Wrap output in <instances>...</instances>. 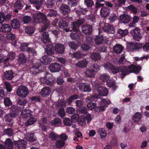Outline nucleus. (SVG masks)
I'll return each mask as SVG.
<instances>
[{
    "mask_svg": "<svg viewBox=\"0 0 149 149\" xmlns=\"http://www.w3.org/2000/svg\"><path fill=\"white\" fill-rule=\"evenodd\" d=\"M22 110V107H20L16 105L12 106L10 113L13 116L16 117Z\"/></svg>",
    "mask_w": 149,
    "mask_h": 149,
    "instance_id": "nucleus-14",
    "label": "nucleus"
},
{
    "mask_svg": "<svg viewBox=\"0 0 149 149\" xmlns=\"http://www.w3.org/2000/svg\"><path fill=\"white\" fill-rule=\"evenodd\" d=\"M79 124L81 126H84L86 124L85 116H81L79 118L77 121Z\"/></svg>",
    "mask_w": 149,
    "mask_h": 149,
    "instance_id": "nucleus-56",
    "label": "nucleus"
},
{
    "mask_svg": "<svg viewBox=\"0 0 149 149\" xmlns=\"http://www.w3.org/2000/svg\"><path fill=\"white\" fill-rule=\"evenodd\" d=\"M84 4L88 7H91L94 5V1L92 0H84Z\"/></svg>",
    "mask_w": 149,
    "mask_h": 149,
    "instance_id": "nucleus-63",
    "label": "nucleus"
},
{
    "mask_svg": "<svg viewBox=\"0 0 149 149\" xmlns=\"http://www.w3.org/2000/svg\"><path fill=\"white\" fill-rule=\"evenodd\" d=\"M22 20L24 24H27L31 20V18L30 16L25 15L23 17Z\"/></svg>",
    "mask_w": 149,
    "mask_h": 149,
    "instance_id": "nucleus-62",
    "label": "nucleus"
},
{
    "mask_svg": "<svg viewBox=\"0 0 149 149\" xmlns=\"http://www.w3.org/2000/svg\"><path fill=\"white\" fill-rule=\"evenodd\" d=\"M43 0H29V2L33 5L36 9L40 10L41 8Z\"/></svg>",
    "mask_w": 149,
    "mask_h": 149,
    "instance_id": "nucleus-20",
    "label": "nucleus"
},
{
    "mask_svg": "<svg viewBox=\"0 0 149 149\" xmlns=\"http://www.w3.org/2000/svg\"><path fill=\"white\" fill-rule=\"evenodd\" d=\"M14 144L16 147L22 149L26 147L27 145V142L24 140H22L15 141Z\"/></svg>",
    "mask_w": 149,
    "mask_h": 149,
    "instance_id": "nucleus-22",
    "label": "nucleus"
},
{
    "mask_svg": "<svg viewBox=\"0 0 149 149\" xmlns=\"http://www.w3.org/2000/svg\"><path fill=\"white\" fill-rule=\"evenodd\" d=\"M94 45V42L92 39L91 38H88L86 39V42L82 45L81 47L83 50L88 51Z\"/></svg>",
    "mask_w": 149,
    "mask_h": 149,
    "instance_id": "nucleus-7",
    "label": "nucleus"
},
{
    "mask_svg": "<svg viewBox=\"0 0 149 149\" xmlns=\"http://www.w3.org/2000/svg\"><path fill=\"white\" fill-rule=\"evenodd\" d=\"M3 103L6 107H9L12 105L13 102L9 97H5L4 99Z\"/></svg>",
    "mask_w": 149,
    "mask_h": 149,
    "instance_id": "nucleus-58",
    "label": "nucleus"
},
{
    "mask_svg": "<svg viewBox=\"0 0 149 149\" xmlns=\"http://www.w3.org/2000/svg\"><path fill=\"white\" fill-rule=\"evenodd\" d=\"M88 63V62L86 59L78 61L75 65L78 67L83 68L87 66Z\"/></svg>",
    "mask_w": 149,
    "mask_h": 149,
    "instance_id": "nucleus-38",
    "label": "nucleus"
},
{
    "mask_svg": "<svg viewBox=\"0 0 149 149\" xmlns=\"http://www.w3.org/2000/svg\"><path fill=\"white\" fill-rule=\"evenodd\" d=\"M142 44L139 42L135 43L133 42L130 43L127 47L128 50L131 52L136 51L142 47Z\"/></svg>",
    "mask_w": 149,
    "mask_h": 149,
    "instance_id": "nucleus-9",
    "label": "nucleus"
},
{
    "mask_svg": "<svg viewBox=\"0 0 149 149\" xmlns=\"http://www.w3.org/2000/svg\"><path fill=\"white\" fill-rule=\"evenodd\" d=\"M7 56L3 54L0 53V63H3L7 65Z\"/></svg>",
    "mask_w": 149,
    "mask_h": 149,
    "instance_id": "nucleus-54",
    "label": "nucleus"
},
{
    "mask_svg": "<svg viewBox=\"0 0 149 149\" xmlns=\"http://www.w3.org/2000/svg\"><path fill=\"white\" fill-rule=\"evenodd\" d=\"M10 24L12 28L15 29H18L20 26L19 21L17 18L12 19L11 21Z\"/></svg>",
    "mask_w": 149,
    "mask_h": 149,
    "instance_id": "nucleus-28",
    "label": "nucleus"
},
{
    "mask_svg": "<svg viewBox=\"0 0 149 149\" xmlns=\"http://www.w3.org/2000/svg\"><path fill=\"white\" fill-rule=\"evenodd\" d=\"M100 32L99 31V35L96 36L94 39L95 44L97 45H99L102 44L104 40V36L100 34Z\"/></svg>",
    "mask_w": 149,
    "mask_h": 149,
    "instance_id": "nucleus-23",
    "label": "nucleus"
},
{
    "mask_svg": "<svg viewBox=\"0 0 149 149\" xmlns=\"http://www.w3.org/2000/svg\"><path fill=\"white\" fill-rule=\"evenodd\" d=\"M45 7L48 9H53L55 6L56 0H45Z\"/></svg>",
    "mask_w": 149,
    "mask_h": 149,
    "instance_id": "nucleus-24",
    "label": "nucleus"
},
{
    "mask_svg": "<svg viewBox=\"0 0 149 149\" xmlns=\"http://www.w3.org/2000/svg\"><path fill=\"white\" fill-rule=\"evenodd\" d=\"M26 57L24 54H20L18 56V62L20 64H23L26 63Z\"/></svg>",
    "mask_w": 149,
    "mask_h": 149,
    "instance_id": "nucleus-35",
    "label": "nucleus"
},
{
    "mask_svg": "<svg viewBox=\"0 0 149 149\" xmlns=\"http://www.w3.org/2000/svg\"><path fill=\"white\" fill-rule=\"evenodd\" d=\"M16 56V54L14 52H11L9 53L8 54V56H7V65H8L10 61L15 59Z\"/></svg>",
    "mask_w": 149,
    "mask_h": 149,
    "instance_id": "nucleus-50",
    "label": "nucleus"
},
{
    "mask_svg": "<svg viewBox=\"0 0 149 149\" xmlns=\"http://www.w3.org/2000/svg\"><path fill=\"white\" fill-rule=\"evenodd\" d=\"M85 21L84 19L81 18L71 22L69 26V28L65 29V32H68L69 31H73L78 32L80 26Z\"/></svg>",
    "mask_w": 149,
    "mask_h": 149,
    "instance_id": "nucleus-3",
    "label": "nucleus"
},
{
    "mask_svg": "<svg viewBox=\"0 0 149 149\" xmlns=\"http://www.w3.org/2000/svg\"><path fill=\"white\" fill-rule=\"evenodd\" d=\"M123 47L120 45L117 44L113 47V51L116 54H120L123 50Z\"/></svg>",
    "mask_w": 149,
    "mask_h": 149,
    "instance_id": "nucleus-33",
    "label": "nucleus"
},
{
    "mask_svg": "<svg viewBox=\"0 0 149 149\" xmlns=\"http://www.w3.org/2000/svg\"><path fill=\"white\" fill-rule=\"evenodd\" d=\"M91 59L94 61L95 62L101 59L100 54L95 52H93L91 53Z\"/></svg>",
    "mask_w": 149,
    "mask_h": 149,
    "instance_id": "nucleus-48",
    "label": "nucleus"
},
{
    "mask_svg": "<svg viewBox=\"0 0 149 149\" xmlns=\"http://www.w3.org/2000/svg\"><path fill=\"white\" fill-rule=\"evenodd\" d=\"M93 30V26L90 24L83 25L82 27V32L86 35H91Z\"/></svg>",
    "mask_w": 149,
    "mask_h": 149,
    "instance_id": "nucleus-16",
    "label": "nucleus"
},
{
    "mask_svg": "<svg viewBox=\"0 0 149 149\" xmlns=\"http://www.w3.org/2000/svg\"><path fill=\"white\" fill-rule=\"evenodd\" d=\"M128 31L127 29L124 30L119 29H118L117 32V34H119L121 37L126 36L128 34Z\"/></svg>",
    "mask_w": 149,
    "mask_h": 149,
    "instance_id": "nucleus-53",
    "label": "nucleus"
},
{
    "mask_svg": "<svg viewBox=\"0 0 149 149\" xmlns=\"http://www.w3.org/2000/svg\"><path fill=\"white\" fill-rule=\"evenodd\" d=\"M79 96L77 94H74L68 97L67 100V103L69 104H70L74 100L79 99Z\"/></svg>",
    "mask_w": 149,
    "mask_h": 149,
    "instance_id": "nucleus-44",
    "label": "nucleus"
},
{
    "mask_svg": "<svg viewBox=\"0 0 149 149\" xmlns=\"http://www.w3.org/2000/svg\"><path fill=\"white\" fill-rule=\"evenodd\" d=\"M103 31L107 34H114L115 31V28L112 25L108 24H105L103 27Z\"/></svg>",
    "mask_w": 149,
    "mask_h": 149,
    "instance_id": "nucleus-13",
    "label": "nucleus"
},
{
    "mask_svg": "<svg viewBox=\"0 0 149 149\" xmlns=\"http://www.w3.org/2000/svg\"><path fill=\"white\" fill-rule=\"evenodd\" d=\"M97 91L99 95L102 96H107L108 93L107 89L104 86L99 87L97 89Z\"/></svg>",
    "mask_w": 149,
    "mask_h": 149,
    "instance_id": "nucleus-31",
    "label": "nucleus"
},
{
    "mask_svg": "<svg viewBox=\"0 0 149 149\" xmlns=\"http://www.w3.org/2000/svg\"><path fill=\"white\" fill-rule=\"evenodd\" d=\"M111 9L107 7H102L100 10V14L102 17H105L108 16L111 11Z\"/></svg>",
    "mask_w": 149,
    "mask_h": 149,
    "instance_id": "nucleus-26",
    "label": "nucleus"
},
{
    "mask_svg": "<svg viewBox=\"0 0 149 149\" xmlns=\"http://www.w3.org/2000/svg\"><path fill=\"white\" fill-rule=\"evenodd\" d=\"M95 71L92 69L90 68L87 70L86 72V76L87 77L92 78L95 76Z\"/></svg>",
    "mask_w": 149,
    "mask_h": 149,
    "instance_id": "nucleus-46",
    "label": "nucleus"
},
{
    "mask_svg": "<svg viewBox=\"0 0 149 149\" xmlns=\"http://www.w3.org/2000/svg\"><path fill=\"white\" fill-rule=\"evenodd\" d=\"M59 27L60 29H63L65 31L66 29H67L66 28L68 26V23L65 21L64 20H60L59 22Z\"/></svg>",
    "mask_w": 149,
    "mask_h": 149,
    "instance_id": "nucleus-47",
    "label": "nucleus"
},
{
    "mask_svg": "<svg viewBox=\"0 0 149 149\" xmlns=\"http://www.w3.org/2000/svg\"><path fill=\"white\" fill-rule=\"evenodd\" d=\"M13 130L11 128H8L5 129L3 131V134L10 137L13 135Z\"/></svg>",
    "mask_w": 149,
    "mask_h": 149,
    "instance_id": "nucleus-42",
    "label": "nucleus"
},
{
    "mask_svg": "<svg viewBox=\"0 0 149 149\" xmlns=\"http://www.w3.org/2000/svg\"><path fill=\"white\" fill-rule=\"evenodd\" d=\"M51 57L52 56L46 54L41 58L40 61L37 60L36 61H33L30 68V73L35 75L44 70L46 69L44 65L49 64L52 60Z\"/></svg>",
    "mask_w": 149,
    "mask_h": 149,
    "instance_id": "nucleus-2",
    "label": "nucleus"
},
{
    "mask_svg": "<svg viewBox=\"0 0 149 149\" xmlns=\"http://www.w3.org/2000/svg\"><path fill=\"white\" fill-rule=\"evenodd\" d=\"M98 133L100 134L101 138H104L107 136V132L104 128H99Z\"/></svg>",
    "mask_w": 149,
    "mask_h": 149,
    "instance_id": "nucleus-59",
    "label": "nucleus"
},
{
    "mask_svg": "<svg viewBox=\"0 0 149 149\" xmlns=\"http://www.w3.org/2000/svg\"><path fill=\"white\" fill-rule=\"evenodd\" d=\"M27 102L26 100L25 99H18L17 101V104L20 106V107H22V109L24 108V106H25Z\"/></svg>",
    "mask_w": 149,
    "mask_h": 149,
    "instance_id": "nucleus-52",
    "label": "nucleus"
},
{
    "mask_svg": "<svg viewBox=\"0 0 149 149\" xmlns=\"http://www.w3.org/2000/svg\"><path fill=\"white\" fill-rule=\"evenodd\" d=\"M129 68L130 69L131 73H134L135 74L139 73L141 69L140 66L135 65L134 64H131L129 65Z\"/></svg>",
    "mask_w": 149,
    "mask_h": 149,
    "instance_id": "nucleus-19",
    "label": "nucleus"
},
{
    "mask_svg": "<svg viewBox=\"0 0 149 149\" xmlns=\"http://www.w3.org/2000/svg\"><path fill=\"white\" fill-rule=\"evenodd\" d=\"M51 123L54 125L59 126L62 123L61 120L59 118H56L52 121Z\"/></svg>",
    "mask_w": 149,
    "mask_h": 149,
    "instance_id": "nucleus-60",
    "label": "nucleus"
},
{
    "mask_svg": "<svg viewBox=\"0 0 149 149\" xmlns=\"http://www.w3.org/2000/svg\"><path fill=\"white\" fill-rule=\"evenodd\" d=\"M12 30L10 25L8 24H2L0 25V31L3 33H9Z\"/></svg>",
    "mask_w": 149,
    "mask_h": 149,
    "instance_id": "nucleus-25",
    "label": "nucleus"
},
{
    "mask_svg": "<svg viewBox=\"0 0 149 149\" xmlns=\"http://www.w3.org/2000/svg\"><path fill=\"white\" fill-rule=\"evenodd\" d=\"M88 99L90 100V102L88 103L87 106V108L89 110H92L93 109H95V108L96 105L98 104V102L97 100H95V97H97V96L96 95H93L90 97H88Z\"/></svg>",
    "mask_w": 149,
    "mask_h": 149,
    "instance_id": "nucleus-8",
    "label": "nucleus"
},
{
    "mask_svg": "<svg viewBox=\"0 0 149 149\" xmlns=\"http://www.w3.org/2000/svg\"><path fill=\"white\" fill-rule=\"evenodd\" d=\"M69 5L65 4H62L59 8L61 13L63 15H68L70 11L72 9H70Z\"/></svg>",
    "mask_w": 149,
    "mask_h": 149,
    "instance_id": "nucleus-12",
    "label": "nucleus"
},
{
    "mask_svg": "<svg viewBox=\"0 0 149 149\" xmlns=\"http://www.w3.org/2000/svg\"><path fill=\"white\" fill-rule=\"evenodd\" d=\"M41 38L42 41L45 44L49 43L50 40L49 34L48 32H46L43 33L42 34Z\"/></svg>",
    "mask_w": 149,
    "mask_h": 149,
    "instance_id": "nucleus-29",
    "label": "nucleus"
},
{
    "mask_svg": "<svg viewBox=\"0 0 149 149\" xmlns=\"http://www.w3.org/2000/svg\"><path fill=\"white\" fill-rule=\"evenodd\" d=\"M45 50L47 54L50 56L53 55L54 53V47L53 48L51 45H48L46 46Z\"/></svg>",
    "mask_w": 149,
    "mask_h": 149,
    "instance_id": "nucleus-36",
    "label": "nucleus"
},
{
    "mask_svg": "<svg viewBox=\"0 0 149 149\" xmlns=\"http://www.w3.org/2000/svg\"><path fill=\"white\" fill-rule=\"evenodd\" d=\"M65 142L61 140H57L55 143L56 147L58 148H61L65 145Z\"/></svg>",
    "mask_w": 149,
    "mask_h": 149,
    "instance_id": "nucleus-61",
    "label": "nucleus"
},
{
    "mask_svg": "<svg viewBox=\"0 0 149 149\" xmlns=\"http://www.w3.org/2000/svg\"><path fill=\"white\" fill-rule=\"evenodd\" d=\"M57 15L56 10L53 9H49L46 15L40 12L34 14L33 16V22L35 23H42L43 24L44 26L43 29L45 30L50 25V21L47 20V19L54 20L56 18Z\"/></svg>",
    "mask_w": 149,
    "mask_h": 149,
    "instance_id": "nucleus-1",
    "label": "nucleus"
},
{
    "mask_svg": "<svg viewBox=\"0 0 149 149\" xmlns=\"http://www.w3.org/2000/svg\"><path fill=\"white\" fill-rule=\"evenodd\" d=\"M74 7H71V9H72L73 12H75L78 15H80L81 14L85 15L88 11V10L86 8H81L80 7L76 8Z\"/></svg>",
    "mask_w": 149,
    "mask_h": 149,
    "instance_id": "nucleus-17",
    "label": "nucleus"
},
{
    "mask_svg": "<svg viewBox=\"0 0 149 149\" xmlns=\"http://www.w3.org/2000/svg\"><path fill=\"white\" fill-rule=\"evenodd\" d=\"M14 5V7L15 8L14 11L16 13H18V10H21L23 7V4L20 1H16Z\"/></svg>",
    "mask_w": 149,
    "mask_h": 149,
    "instance_id": "nucleus-30",
    "label": "nucleus"
},
{
    "mask_svg": "<svg viewBox=\"0 0 149 149\" xmlns=\"http://www.w3.org/2000/svg\"><path fill=\"white\" fill-rule=\"evenodd\" d=\"M4 84L5 87L0 89V97L3 98L6 96L8 93L11 92L12 90V87L10 83L6 82Z\"/></svg>",
    "mask_w": 149,
    "mask_h": 149,
    "instance_id": "nucleus-5",
    "label": "nucleus"
},
{
    "mask_svg": "<svg viewBox=\"0 0 149 149\" xmlns=\"http://www.w3.org/2000/svg\"><path fill=\"white\" fill-rule=\"evenodd\" d=\"M95 99L97 100L98 103L102 104L104 107H105V108L107 107L108 105H109L111 102L110 101H107L105 99H102L100 98H99L97 96V97H95Z\"/></svg>",
    "mask_w": 149,
    "mask_h": 149,
    "instance_id": "nucleus-32",
    "label": "nucleus"
},
{
    "mask_svg": "<svg viewBox=\"0 0 149 149\" xmlns=\"http://www.w3.org/2000/svg\"><path fill=\"white\" fill-rule=\"evenodd\" d=\"M130 32L134 40L139 41L142 38L141 30L138 27L135 28L133 30H131Z\"/></svg>",
    "mask_w": 149,
    "mask_h": 149,
    "instance_id": "nucleus-6",
    "label": "nucleus"
},
{
    "mask_svg": "<svg viewBox=\"0 0 149 149\" xmlns=\"http://www.w3.org/2000/svg\"><path fill=\"white\" fill-rule=\"evenodd\" d=\"M51 92V89L48 87H45L42 88L41 91V95L45 97L49 95Z\"/></svg>",
    "mask_w": 149,
    "mask_h": 149,
    "instance_id": "nucleus-40",
    "label": "nucleus"
},
{
    "mask_svg": "<svg viewBox=\"0 0 149 149\" xmlns=\"http://www.w3.org/2000/svg\"><path fill=\"white\" fill-rule=\"evenodd\" d=\"M120 20L122 23H127L130 20V16L128 15L123 14L120 16Z\"/></svg>",
    "mask_w": 149,
    "mask_h": 149,
    "instance_id": "nucleus-34",
    "label": "nucleus"
},
{
    "mask_svg": "<svg viewBox=\"0 0 149 149\" xmlns=\"http://www.w3.org/2000/svg\"><path fill=\"white\" fill-rule=\"evenodd\" d=\"M141 114L139 112L136 113L133 116V119L134 122H138L142 118Z\"/></svg>",
    "mask_w": 149,
    "mask_h": 149,
    "instance_id": "nucleus-49",
    "label": "nucleus"
},
{
    "mask_svg": "<svg viewBox=\"0 0 149 149\" xmlns=\"http://www.w3.org/2000/svg\"><path fill=\"white\" fill-rule=\"evenodd\" d=\"M32 114V112L30 110L26 109L23 110L21 112V116L24 118L30 117Z\"/></svg>",
    "mask_w": 149,
    "mask_h": 149,
    "instance_id": "nucleus-37",
    "label": "nucleus"
},
{
    "mask_svg": "<svg viewBox=\"0 0 149 149\" xmlns=\"http://www.w3.org/2000/svg\"><path fill=\"white\" fill-rule=\"evenodd\" d=\"M17 95L21 98L25 97L29 94L28 88L26 86L21 85L19 86L16 90Z\"/></svg>",
    "mask_w": 149,
    "mask_h": 149,
    "instance_id": "nucleus-4",
    "label": "nucleus"
},
{
    "mask_svg": "<svg viewBox=\"0 0 149 149\" xmlns=\"http://www.w3.org/2000/svg\"><path fill=\"white\" fill-rule=\"evenodd\" d=\"M106 108L102 104L98 103L96 105L95 111L97 112H101L105 110Z\"/></svg>",
    "mask_w": 149,
    "mask_h": 149,
    "instance_id": "nucleus-55",
    "label": "nucleus"
},
{
    "mask_svg": "<svg viewBox=\"0 0 149 149\" xmlns=\"http://www.w3.org/2000/svg\"><path fill=\"white\" fill-rule=\"evenodd\" d=\"M50 76H46L45 84L47 85H51L52 84L54 81V78L52 77V75L49 74Z\"/></svg>",
    "mask_w": 149,
    "mask_h": 149,
    "instance_id": "nucleus-51",
    "label": "nucleus"
},
{
    "mask_svg": "<svg viewBox=\"0 0 149 149\" xmlns=\"http://www.w3.org/2000/svg\"><path fill=\"white\" fill-rule=\"evenodd\" d=\"M119 72L121 73V77L123 79L125 77L131 73L130 69L128 66H119Z\"/></svg>",
    "mask_w": 149,
    "mask_h": 149,
    "instance_id": "nucleus-15",
    "label": "nucleus"
},
{
    "mask_svg": "<svg viewBox=\"0 0 149 149\" xmlns=\"http://www.w3.org/2000/svg\"><path fill=\"white\" fill-rule=\"evenodd\" d=\"M37 121V119L36 118L33 117H30L25 123V124L26 126H28L34 124Z\"/></svg>",
    "mask_w": 149,
    "mask_h": 149,
    "instance_id": "nucleus-39",
    "label": "nucleus"
},
{
    "mask_svg": "<svg viewBox=\"0 0 149 149\" xmlns=\"http://www.w3.org/2000/svg\"><path fill=\"white\" fill-rule=\"evenodd\" d=\"M65 49L64 45L61 43H56L54 47V50L57 54H63L65 52Z\"/></svg>",
    "mask_w": 149,
    "mask_h": 149,
    "instance_id": "nucleus-10",
    "label": "nucleus"
},
{
    "mask_svg": "<svg viewBox=\"0 0 149 149\" xmlns=\"http://www.w3.org/2000/svg\"><path fill=\"white\" fill-rule=\"evenodd\" d=\"M78 88L83 92H89L91 90L90 84L86 82L80 83L79 85Z\"/></svg>",
    "mask_w": 149,
    "mask_h": 149,
    "instance_id": "nucleus-11",
    "label": "nucleus"
},
{
    "mask_svg": "<svg viewBox=\"0 0 149 149\" xmlns=\"http://www.w3.org/2000/svg\"><path fill=\"white\" fill-rule=\"evenodd\" d=\"M95 50L97 52L100 53V52H105L107 51V49L106 47L104 45H102L96 48Z\"/></svg>",
    "mask_w": 149,
    "mask_h": 149,
    "instance_id": "nucleus-64",
    "label": "nucleus"
},
{
    "mask_svg": "<svg viewBox=\"0 0 149 149\" xmlns=\"http://www.w3.org/2000/svg\"><path fill=\"white\" fill-rule=\"evenodd\" d=\"M5 78L7 80H11L15 76L14 72L11 70L5 71L4 72Z\"/></svg>",
    "mask_w": 149,
    "mask_h": 149,
    "instance_id": "nucleus-21",
    "label": "nucleus"
},
{
    "mask_svg": "<svg viewBox=\"0 0 149 149\" xmlns=\"http://www.w3.org/2000/svg\"><path fill=\"white\" fill-rule=\"evenodd\" d=\"M99 63L97 61L95 62L94 64L92 65L90 68L92 69L95 72L99 70L100 66L99 65Z\"/></svg>",
    "mask_w": 149,
    "mask_h": 149,
    "instance_id": "nucleus-57",
    "label": "nucleus"
},
{
    "mask_svg": "<svg viewBox=\"0 0 149 149\" xmlns=\"http://www.w3.org/2000/svg\"><path fill=\"white\" fill-rule=\"evenodd\" d=\"M61 66L59 63H54L51 64L49 69L52 72H58L60 70Z\"/></svg>",
    "mask_w": 149,
    "mask_h": 149,
    "instance_id": "nucleus-18",
    "label": "nucleus"
},
{
    "mask_svg": "<svg viewBox=\"0 0 149 149\" xmlns=\"http://www.w3.org/2000/svg\"><path fill=\"white\" fill-rule=\"evenodd\" d=\"M5 146L6 148L13 147V143L11 139L8 138L6 139L4 142Z\"/></svg>",
    "mask_w": 149,
    "mask_h": 149,
    "instance_id": "nucleus-45",
    "label": "nucleus"
},
{
    "mask_svg": "<svg viewBox=\"0 0 149 149\" xmlns=\"http://www.w3.org/2000/svg\"><path fill=\"white\" fill-rule=\"evenodd\" d=\"M25 32L29 36H31L34 32V27L31 26H27L25 29Z\"/></svg>",
    "mask_w": 149,
    "mask_h": 149,
    "instance_id": "nucleus-43",
    "label": "nucleus"
},
{
    "mask_svg": "<svg viewBox=\"0 0 149 149\" xmlns=\"http://www.w3.org/2000/svg\"><path fill=\"white\" fill-rule=\"evenodd\" d=\"M26 139L28 141L33 142L36 140L37 138L34 133H29L27 134Z\"/></svg>",
    "mask_w": 149,
    "mask_h": 149,
    "instance_id": "nucleus-41",
    "label": "nucleus"
},
{
    "mask_svg": "<svg viewBox=\"0 0 149 149\" xmlns=\"http://www.w3.org/2000/svg\"><path fill=\"white\" fill-rule=\"evenodd\" d=\"M12 15L10 14H8L5 15L3 12H0V23H1L4 21H8L11 18Z\"/></svg>",
    "mask_w": 149,
    "mask_h": 149,
    "instance_id": "nucleus-27",
    "label": "nucleus"
}]
</instances>
